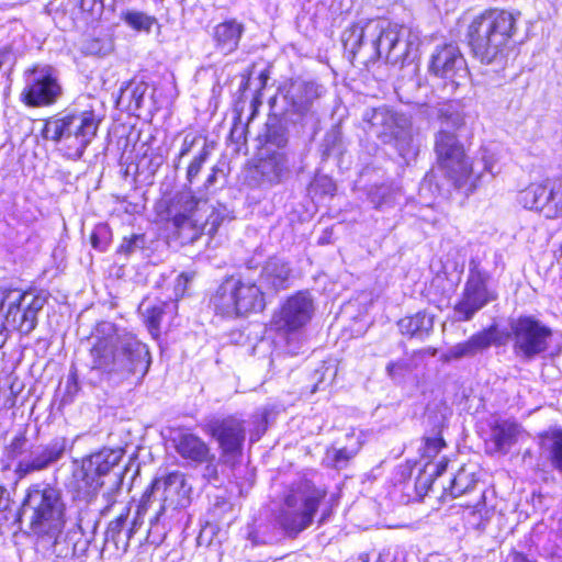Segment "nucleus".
I'll list each match as a JSON object with an SVG mask.
<instances>
[{
	"label": "nucleus",
	"instance_id": "nucleus-62",
	"mask_svg": "<svg viewBox=\"0 0 562 562\" xmlns=\"http://www.w3.org/2000/svg\"><path fill=\"white\" fill-rule=\"evenodd\" d=\"M401 90H402V86H398L397 87V93H400Z\"/></svg>",
	"mask_w": 562,
	"mask_h": 562
},
{
	"label": "nucleus",
	"instance_id": "nucleus-12",
	"mask_svg": "<svg viewBox=\"0 0 562 562\" xmlns=\"http://www.w3.org/2000/svg\"><path fill=\"white\" fill-rule=\"evenodd\" d=\"M506 337L514 356L529 362L549 350L553 330L535 315L520 314L508 319Z\"/></svg>",
	"mask_w": 562,
	"mask_h": 562
},
{
	"label": "nucleus",
	"instance_id": "nucleus-48",
	"mask_svg": "<svg viewBox=\"0 0 562 562\" xmlns=\"http://www.w3.org/2000/svg\"><path fill=\"white\" fill-rule=\"evenodd\" d=\"M192 278H193V274H189V273H181L177 277L176 283H175V294L177 297L184 295V293L187 291V286H188L189 282H191Z\"/></svg>",
	"mask_w": 562,
	"mask_h": 562
},
{
	"label": "nucleus",
	"instance_id": "nucleus-26",
	"mask_svg": "<svg viewBox=\"0 0 562 562\" xmlns=\"http://www.w3.org/2000/svg\"><path fill=\"white\" fill-rule=\"evenodd\" d=\"M291 269L289 263L279 259L270 258L262 267L260 281L268 289L280 291L289 286Z\"/></svg>",
	"mask_w": 562,
	"mask_h": 562
},
{
	"label": "nucleus",
	"instance_id": "nucleus-2",
	"mask_svg": "<svg viewBox=\"0 0 562 562\" xmlns=\"http://www.w3.org/2000/svg\"><path fill=\"white\" fill-rule=\"evenodd\" d=\"M92 338L90 373L99 379L135 375L138 380L147 374L151 363L149 349L134 334L103 321L94 327Z\"/></svg>",
	"mask_w": 562,
	"mask_h": 562
},
{
	"label": "nucleus",
	"instance_id": "nucleus-1",
	"mask_svg": "<svg viewBox=\"0 0 562 562\" xmlns=\"http://www.w3.org/2000/svg\"><path fill=\"white\" fill-rule=\"evenodd\" d=\"M20 520L26 521L37 540L49 546L59 558H80L89 549L90 538L78 518L66 532V504L61 491L48 483L32 484L25 494Z\"/></svg>",
	"mask_w": 562,
	"mask_h": 562
},
{
	"label": "nucleus",
	"instance_id": "nucleus-4",
	"mask_svg": "<svg viewBox=\"0 0 562 562\" xmlns=\"http://www.w3.org/2000/svg\"><path fill=\"white\" fill-rule=\"evenodd\" d=\"M517 31L516 16L492 9L473 16L467 29V41L474 58L485 65H501L509 41Z\"/></svg>",
	"mask_w": 562,
	"mask_h": 562
},
{
	"label": "nucleus",
	"instance_id": "nucleus-54",
	"mask_svg": "<svg viewBox=\"0 0 562 562\" xmlns=\"http://www.w3.org/2000/svg\"><path fill=\"white\" fill-rule=\"evenodd\" d=\"M510 557H512V562H538L537 560L529 558L524 552H519L516 550H514L510 553Z\"/></svg>",
	"mask_w": 562,
	"mask_h": 562
},
{
	"label": "nucleus",
	"instance_id": "nucleus-64",
	"mask_svg": "<svg viewBox=\"0 0 562 562\" xmlns=\"http://www.w3.org/2000/svg\"><path fill=\"white\" fill-rule=\"evenodd\" d=\"M560 251H561V258H562V244H561V248H560Z\"/></svg>",
	"mask_w": 562,
	"mask_h": 562
},
{
	"label": "nucleus",
	"instance_id": "nucleus-7",
	"mask_svg": "<svg viewBox=\"0 0 562 562\" xmlns=\"http://www.w3.org/2000/svg\"><path fill=\"white\" fill-rule=\"evenodd\" d=\"M190 493L191 486L180 471L156 476L139 501L134 524L153 509L150 530H158L160 524L165 527L168 514L172 518L175 512L189 505Z\"/></svg>",
	"mask_w": 562,
	"mask_h": 562
},
{
	"label": "nucleus",
	"instance_id": "nucleus-61",
	"mask_svg": "<svg viewBox=\"0 0 562 562\" xmlns=\"http://www.w3.org/2000/svg\"><path fill=\"white\" fill-rule=\"evenodd\" d=\"M483 498H484V495H483V493H482V494H481V496H480V501H479L477 505H480V504H481V502H482V499H483Z\"/></svg>",
	"mask_w": 562,
	"mask_h": 562
},
{
	"label": "nucleus",
	"instance_id": "nucleus-52",
	"mask_svg": "<svg viewBox=\"0 0 562 562\" xmlns=\"http://www.w3.org/2000/svg\"><path fill=\"white\" fill-rule=\"evenodd\" d=\"M79 390V384L77 381L76 373L69 374L66 383V393L70 396L75 395Z\"/></svg>",
	"mask_w": 562,
	"mask_h": 562
},
{
	"label": "nucleus",
	"instance_id": "nucleus-53",
	"mask_svg": "<svg viewBox=\"0 0 562 562\" xmlns=\"http://www.w3.org/2000/svg\"><path fill=\"white\" fill-rule=\"evenodd\" d=\"M10 495L9 492L0 486V513L5 512L10 507Z\"/></svg>",
	"mask_w": 562,
	"mask_h": 562
},
{
	"label": "nucleus",
	"instance_id": "nucleus-56",
	"mask_svg": "<svg viewBox=\"0 0 562 562\" xmlns=\"http://www.w3.org/2000/svg\"><path fill=\"white\" fill-rule=\"evenodd\" d=\"M447 465H448V463H447V461H446V460L440 461L439 463H437V464L435 465V467H436V469H435V471H434V473H432V474H434L435 476H440V475L446 471Z\"/></svg>",
	"mask_w": 562,
	"mask_h": 562
},
{
	"label": "nucleus",
	"instance_id": "nucleus-15",
	"mask_svg": "<svg viewBox=\"0 0 562 562\" xmlns=\"http://www.w3.org/2000/svg\"><path fill=\"white\" fill-rule=\"evenodd\" d=\"M21 101L31 108L55 104L63 94L58 71L49 65H35L24 71Z\"/></svg>",
	"mask_w": 562,
	"mask_h": 562
},
{
	"label": "nucleus",
	"instance_id": "nucleus-46",
	"mask_svg": "<svg viewBox=\"0 0 562 562\" xmlns=\"http://www.w3.org/2000/svg\"><path fill=\"white\" fill-rule=\"evenodd\" d=\"M195 142H196L195 136H191V135L184 136L179 155L175 159V168L176 169L179 168L180 160L192 150Z\"/></svg>",
	"mask_w": 562,
	"mask_h": 562
},
{
	"label": "nucleus",
	"instance_id": "nucleus-25",
	"mask_svg": "<svg viewBox=\"0 0 562 562\" xmlns=\"http://www.w3.org/2000/svg\"><path fill=\"white\" fill-rule=\"evenodd\" d=\"M244 33V23L236 19H228L218 23L212 32L215 49L225 56L234 53L237 50Z\"/></svg>",
	"mask_w": 562,
	"mask_h": 562
},
{
	"label": "nucleus",
	"instance_id": "nucleus-35",
	"mask_svg": "<svg viewBox=\"0 0 562 562\" xmlns=\"http://www.w3.org/2000/svg\"><path fill=\"white\" fill-rule=\"evenodd\" d=\"M437 116L441 122V130H459L464 125L463 114L451 103L441 104L437 109Z\"/></svg>",
	"mask_w": 562,
	"mask_h": 562
},
{
	"label": "nucleus",
	"instance_id": "nucleus-18",
	"mask_svg": "<svg viewBox=\"0 0 562 562\" xmlns=\"http://www.w3.org/2000/svg\"><path fill=\"white\" fill-rule=\"evenodd\" d=\"M204 431L214 438L224 457H238L246 439V420L237 415L211 417L204 425Z\"/></svg>",
	"mask_w": 562,
	"mask_h": 562
},
{
	"label": "nucleus",
	"instance_id": "nucleus-20",
	"mask_svg": "<svg viewBox=\"0 0 562 562\" xmlns=\"http://www.w3.org/2000/svg\"><path fill=\"white\" fill-rule=\"evenodd\" d=\"M68 450V439L64 436H56L47 443L34 447L27 456L19 460L14 474L22 480L33 473L47 470L60 461Z\"/></svg>",
	"mask_w": 562,
	"mask_h": 562
},
{
	"label": "nucleus",
	"instance_id": "nucleus-45",
	"mask_svg": "<svg viewBox=\"0 0 562 562\" xmlns=\"http://www.w3.org/2000/svg\"><path fill=\"white\" fill-rule=\"evenodd\" d=\"M162 313V308L159 306L147 310L146 322L151 333L159 330Z\"/></svg>",
	"mask_w": 562,
	"mask_h": 562
},
{
	"label": "nucleus",
	"instance_id": "nucleus-50",
	"mask_svg": "<svg viewBox=\"0 0 562 562\" xmlns=\"http://www.w3.org/2000/svg\"><path fill=\"white\" fill-rule=\"evenodd\" d=\"M218 172H222V170L218 167H216V166L212 167L211 172L209 173V176L203 184V187L206 191L211 190L216 184Z\"/></svg>",
	"mask_w": 562,
	"mask_h": 562
},
{
	"label": "nucleus",
	"instance_id": "nucleus-21",
	"mask_svg": "<svg viewBox=\"0 0 562 562\" xmlns=\"http://www.w3.org/2000/svg\"><path fill=\"white\" fill-rule=\"evenodd\" d=\"M429 72L436 77L448 79L456 88L458 79L468 76L467 61L457 44L448 43L437 46L430 56Z\"/></svg>",
	"mask_w": 562,
	"mask_h": 562
},
{
	"label": "nucleus",
	"instance_id": "nucleus-41",
	"mask_svg": "<svg viewBox=\"0 0 562 562\" xmlns=\"http://www.w3.org/2000/svg\"><path fill=\"white\" fill-rule=\"evenodd\" d=\"M146 245V238L144 234H132L130 237H124L117 252L130 256L137 250H140Z\"/></svg>",
	"mask_w": 562,
	"mask_h": 562
},
{
	"label": "nucleus",
	"instance_id": "nucleus-27",
	"mask_svg": "<svg viewBox=\"0 0 562 562\" xmlns=\"http://www.w3.org/2000/svg\"><path fill=\"white\" fill-rule=\"evenodd\" d=\"M521 427L512 420L496 422L491 431V442L493 451L507 453L509 448L516 443Z\"/></svg>",
	"mask_w": 562,
	"mask_h": 562
},
{
	"label": "nucleus",
	"instance_id": "nucleus-38",
	"mask_svg": "<svg viewBox=\"0 0 562 562\" xmlns=\"http://www.w3.org/2000/svg\"><path fill=\"white\" fill-rule=\"evenodd\" d=\"M79 8L86 22H94L103 14L104 0H79Z\"/></svg>",
	"mask_w": 562,
	"mask_h": 562
},
{
	"label": "nucleus",
	"instance_id": "nucleus-42",
	"mask_svg": "<svg viewBox=\"0 0 562 562\" xmlns=\"http://www.w3.org/2000/svg\"><path fill=\"white\" fill-rule=\"evenodd\" d=\"M27 438L25 431H19L7 446L5 451L10 459L22 456L25 451Z\"/></svg>",
	"mask_w": 562,
	"mask_h": 562
},
{
	"label": "nucleus",
	"instance_id": "nucleus-14",
	"mask_svg": "<svg viewBox=\"0 0 562 562\" xmlns=\"http://www.w3.org/2000/svg\"><path fill=\"white\" fill-rule=\"evenodd\" d=\"M46 304V296L33 292L9 290L1 301L4 326L22 335L31 334L37 325V314Z\"/></svg>",
	"mask_w": 562,
	"mask_h": 562
},
{
	"label": "nucleus",
	"instance_id": "nucleus-47",
	"mask_svg": "<svg viewBox=\"0 0 562 562\" xmlns=\"http://www.w3.org/2000/svg\"><path fill=\"white\" fill-rule=\"evenodd\" d=\"M205 468L203 471V476L209 481H215L218 479V470H217V463L215 461V456L211 453V458L207 461H204Z\"/></svg>",
	"mask_w": 562,
	"mask_h": 562
},
{
	"label": "nucleus",
	"instance_id": "nucleus-49",
	"mask_svg": "<svg viewBox=\"0 0 562 562\" xmlns=\"http://www.w3.org/2000/svg\"><path fill=\"white\" fill-rule=\"evenodd\" d=\"M481 164L483 165V170L495 176L499 172V169L496 168V162L492 156L482 155Z\"/></svg>",
	"mask_w": 562,
	"mask_h": 562
},
{
	"label": "nucleus",
	"instance_id": "nucleus-30",
	"mask_svg": "<svg viewBox=\"0 0 562 562\" xmlns=\"http://www.w3.org/2000/svg\"><path fill=\"white\" fill-rule=\"evenodd\" d=\"M261 148L269 151L286 150L289 144L288 127L278 120L269 121L266 124Z\"/></svg>",
	"mask_w": 562,
	"mask_h": 562
},
{
	"label": "nucleus",
	"instance_id": "nucleus-11",
	"mask_svg": "<svg viewBox=\"0 0 562 562\" xmlns=\"http://www.w3.org/2000/svg\"><path fill=\"white\" fill-rule=\"evenodd\" d=\"M409 119L386 106L367 109L362 115V128L370 136L383 144L395 143L403 158L416 154Z\"/></svg>",
	"mask_w": 562,
	"mask_h": 562
},
{
	"label": "nucleus",
	"instance_id": "nucleus-5",
	"mask_svg": "<svg viewBox=\"0 0 562 562\" xmlns=\"http://www.w3.org/2000/svg\"><path fill=\"white\" fill-rule=\"evenodd\" d=\"M123 457L121 449L103 448L82 458L80 461H74L77 464L74 470V479L77 492L86 499L93 498L99 490L109 484V488L103 493V498L108 507L115 503V494L120 492L123 484V475L115 472Z\"/></svg>",
	"mask_w": 562,
	"mask_h": 562
},
{
	"label": "nucleus",
	"instance_id": "nucleus-19",
	"mask_svg": "<svg viewBox=\"0 0 562 562\" xmlns=\"http://www.w3.org/2000/svg\"><path fill=\"white\" fill-rule=\"evenodd\" d=\"M314 303L308 292H296L276 312L271 319L274 330L283 334L297 331L312 318Z\"/></svg>",
	"mask_w": 562,
	"mask_h": 562
},
{
	"label": "nucleus",
	"instance_id": "nucleus-28",
	"mask_svg": "<svg viewBox=\"0 0 562 562\" xmlns=\"http://www.w3.org/2000/svg\"><path fill=\"white\" fill-rule=\"evenodd\" d=\"M397 326L402 335L423 340L432 331L434 317L426 312H417L400 319Z\"/></svg>",
	"mask_w": 562,
	"mask_h": 562
},
{
	"label": "nucleus",
	"instance_id": "nucleus-3",
	"mask_svg": "<svg viewBox=\"0 0 562 562\" xmlns=\"http://www.w3.org/2000/svg\"><path fill=\"white\" fill-rule=\"evenodd\" d=\"M418 37L405 25L386 19H360L346 29L341 41L352 57L362 50L368 60L384 58L387 64H403Z\"/></svg>",
	"mask_w": 562,
	"mask_h": 562
},
{
	"label": "nucleus",
	"instance_id": "nucleus-24",
	"mask_svg": "<svg viewBox=\"0 0 562 562\" xmlns=\"http://www.w3.org/2000/svg\"><path fill=\"white\" fill-rule=\"evenodd\" d=\"M171 441L176 452L189 464H203L204 461L211 458L209 445L192 432L179 431L172 437Z\"/></svg>",
	"mask_w": 562,
	"mask_h": 562
},
{
	"label": "nucleus",
	"instance_id": "nucleus-36",
	"mask_svg": "<svg viewBox=\"0 0 562 562\" xmlns=\"http://www.w3.org/2000/svg\"><path fill=\"white\" fill-rule=\"evenodd\" d=\"M123 20L134 30L144 32H150L151 26L157 22L156 18L139 11L123 13Z\"/></svg>",
	"mask_w": 562,
	"mask_h": 562
},
{
	"label": "nucleus",
	"instance_id": "nucleus-58",
	"mask_svg": "<svg viewBox=\"0 0 562 562\" xmlns=\"http://www.w3.org/2000/svg\"><path fill=\"white\" fill-rule=\"evenodd\" d=\"M427 182H429V183L431 182V176H428V175H427V176L425 177L423 186H425V183H427Z\"/></svg>",
	"mask_w": 562,
	"mask_h": 562
},
{
	"label": "nucleus",
	"instance_id": "nucleus-6",
	"mask_svg": "<svg viewBox=\"0 0 562 562\" xmlns=\"http://www.w3.org/2000/svg\"><path fill=\"white\" fill-rule=\"evenodd\" d=\"M168 214L182 243H194L204 233L213 236L225 218V210L209 205L190 190L172 198Z\"/></svg>",
	"mask_w": 562,
	"mask_h": 562
},
{
	"label": "nucleus",
	"instance_id": "nucleus-51",
	"mask_svg": "<svg viewBox=\"0 0 562 562\" xmlns=\"http://www.w3.org/2000/svg\"><path fill=\"white\" fill-rule=\"evenodd\" d=\"M350 456L346 449L336 450L334 453V465L336 468H342V465L349 460Z\"/></svg>",
	"mask_w": 562,
	"mask_h": 562
},
{
	"label": "nucleus",
	"instance_id": "nucleus-39",
	"mask_svg": "<svg viewBox=\"0 0 562 562\" xmlns=\"http://www.w3.org/2000/svg\"><path fill=\"white\" fill-rule=\"evenodd\" d=\"M209 156H210L209 146H207V144H204L202 149L200 150V153L193 157V159L190 161V164L187 168L186 179L189 184H191L194 181V179L196 178V176L200 173L203 165L209 159Z\"/></svg>",
	"mask_w": 562,
	"mask_h": 562
},
{
	"label": "nucleus",
	"instance_id": "nucleus-59",
	"mask_svg": "<svg viewBox=\"0 0 562 562\" xmlns=\"http://www.w3.org/2000/svg\"><path fill=\"white\" fill-rule=\"evenodd\" d=\"M249 538L252 540L254 544H257V541H256L255 537L252 536V533H249Z\"/></svg>",
	"mask_w": 562,
	"mask_h": 562
},
{
	"label": "nucleus",
	"instance_id": "nucleus-63",
	"mask_svg": "<svg viewBox=\"0 0 562 562\" xmlns=\"http://www.w3.org/2000/svg\"><path fill=\"white\" fill-rule=\"evenodd\" d=\"M413 86H417V82L415 80H412Z\"/></svg>",
	"mask_w": 562,
	"mask_h": 562
},
{
	"label": "nucleus",
	"instance_id": "nucleus-40",
	"mask_svg": "<svg viewBox=\"0 0 562 562\" xmlns=\"http://www.w3.org/2000/svg\"><path fill=\"white\" fill-rule=\"evenodd\" d=\"M111 239V232L106 224L97 225L90 236L91 246L99 250L105 251Z\"/></svg>",
	"mask_w": 562,
	"mask_h": 562
},
{
	"label": "nucleus",
	"instance_id": "nucleus-23",
	"mask_svg": "<svg viewBox=\"0 0 562 562\" xmlns=\"http://www.w3.org/2000/svg\"><path fill=\"white\" fill-rule=\"evenodd\" d=\"M493 344H502L496 337V326H490L472 335L468 340L453 345L442 355V360L450 362L462 358H472L487 350Z\"/></svg>",
	"mask_w": 562,
	"mask_h": 562
},
{
	"label": "nucleus",
	"instance_id": "nucleus-43",
	"mask_svg": "<svg viewBox=\"0 0 562 562\" xmlns=\"http://www.w3.org/2000/svg\"><path fill=\"white\" fill-rule=\"evenodd\" d=\"M271 413V408L266 406V407H262L256 415L255 417L258 418V427L256 429L255 432H252L250 435V441L255 442V441H258L261 437V435L266 431L267 429V423H268V416L269 414Z\"/></svg>",
	"mask_w": 562,
	"mask_h": 562
},
{
	"label": "nucleus",
	"instance_id": "nucleus-17",
	"mask_svg": "<svg viewBox=\"0 0 562 562\" xmlns=\"http://www.w3.org/2000/svg\"><path fill=\"white\" fill-rule=\"evenodd\" d=\"M516 201L526 210L536 211L546 218L562 216V179L548 178L533 182L517 193Z\"/></svg>",
	"mask_w": 562,
	"mask_h": 562
},
{
	"label": "nucleus",
	"instance_id": "nucleus-22",
	"mask_svg": "<svg viewBox=\"0 0 562 562\" xmlns=\"http://www.w3.org/2000/svg\"><path fill=\"white\" fill-rule=\"evenodd\" d=\"M255 169L262 183L270 186L281 183L290 175L288 151H269L267 148H260Z\"/></svg>",
	"mask_w": 562,
	"mask_h": 562
},
{
	"label": "nucleus",
	"instance_id": "nucleus-44",
	"mask_svg": "<svg viewBox=\"0 0 562 562\" xmlns=\"http://www.w3.org/2000/svg\"><path fill=\"white\" fill-rule=\"evenodd\" d=\"M445 447V441L441 437H428L425 441L424 456L426 458H434Z\"/></svg>",
	"mask_w": 562,
	"mask_h": 562
},
{
	"label": "nucleus",
	"instance_id": "nucleus-60",
	"mask_svg": "<svg viewBox=\"0 0 562 562\" xmlns=\"http://www.w3.org/2000/svg\"><path fill=\"white\" fill-rule=\"evenodd\" d=\"M95 528H97V521H93V524H92V532L95 530Z\"/></svg>",
	"mask_w": 562,
	"mask_h": 562
},
{
	"label": "nucleus",
	"instance_id": "nucleus-8",
	"mask_svg": "<svg viewBox=\"0 0 562 562\" xmlns=\"http://www.w3.org/2000/svg\"><path fill=\"white\" fill-rule=\"evenodd\" d=\"M101 120L92 110H70L46 120L42 131L45 139L64 143L67 156L80 159L95 137Z\"/></svg>",
	"mask_w": 562,
	"mask_h": 562
},
{
	"label": "nucleus",
	"instance_id": "nucleus-31",
	"mask_svg": "<svg viewBox=\"0 0 562 562\" xmlns=\"http://www.w3.org/2000/svg\"><path fill=\"white\" fill-rule=\"evenodd\" d=\"M128 513H130V509L126 508L125 512L121 513L117 518H115L114 520L110 521V524L108 526V529L105 531V541L106 542H113V544L116 548H120V543L121 542H123L124 546H126L128 540L131 539L135 528L138 525L143 524L144 516H142L138 519L136 525L133 524V527L125 531V539H122V532L125 529L127 517H128ZM134 520H136V518ZM133 522H135V521H133Z\"/></svg>",
	"mask_w": 562,
	"mask_h": 562
},
{
	"label": "nucleus",
	"instance_id": "nucleus-10",
	"mask_svg": "<svg viewBox=\"0 0 562 562\" xmlns=\"http://www.w3.org/2000/svg\"><path fill=\"white\" fill-rule=\"evenodd\" d=\"M326 491L304 480L295 483L284 496L278 522L289 537H296L308 528Z\"/></svg>",
	"mask_w": 562,
	"mask_h": 562
},
{
	"label": "nucleus",
	"instance_id": "nucleus-32",
	"mask_svg": "<svg viewBox=\"0 0 562 562\" xmlns=\"http://www.w3.org/2000/svg\"><path fill=\"white\" fill-rule=\"evenodd\" d=\"M346 150V145L342 137V132L340 126H333L324 136L319 151L322 158L328 159L330 157H341Z\"/></svg>",
	"mask_w": 562,
	"mask_h": 562
},
{
	"label": "nucleus",
	"instance_id": "nucleus-16",
	"mask_svg": "<svg viewBox=\"0 0 562 562\" xmlns=\"http://www.w3.org/2000/svg\"><path fill=\"white\" fill-rule=\"evenodd\" d=\"M435 151L440 169L453 186L464 187L474 172V167L468 162L463 146L457 136L449 131L440 130L436 135Z\"/></svg>",
	"mask_w": 562,
	"mask_h": 562
},
{
	"label": "nucleus",
	"instance_id": "nucleus-29",
	"mask_svg": "<svg viewBox=\"0 0 562 562\" xmlns=\"http://www.w3.org/2000/svg\"><path fill=\"white\" fill-rule=\"evenodd\" d=\"M539 440L550 465L562 474V429L549 428L539 436Z\"/></svg>",
	"mask_w": 562,
	"mask_h": 562
},
{
	"label": "nucleus",
	"instance_id": "nucleus-33",
	"mask_svg": "<svg viewBox=\"0 0 562 562\" xmlns=\"http://www.w3.org/2000/svg\"><path fill=\"white\" fill-rule=\"evenodd\" d=\"M475 474L465 467L460 468L456 475L451 479L449 487H445V493L452 497H459L472 491L476 485Z\"/></svg>",
	"mask_w": 562,
	"mask_h": 562
},
{
	"label": "nucleus",
	"instance_id": "nucleus-57",
	"mask_svg": "<svg viewBox=\"0 0 562 562\" xmlns=\"http://www.w3.org/2000/svg\"><path fill=\"white\" fill-rule=\"evenodd\" d=\"M355 562H382L380 557H375L373 560L368 554H361Z\"/></svg>",
	"mask_w": 562,
	"mask_h": 562
},
{
	"label": "nucleus",
	"instance_id": "nucleus-55",
	"mask_svg": "<svg viewBox=\"0 0 562 562\" xmlns=\"http://www.w3.org/2000/svg\"><path fill=\"white\" fill-rule=\"evenodd\" d=\"M293 106L295 108V111H296L297 113L303 114V113H305V112H307V111L310 110L311 103H310V102H307V101H305V102H301V103H296V102H294V103H293Z\"/></svg>",
	"mask_w": 562,
	"mask_h": 562
},
{
	"label": "nucleus",
	"instance_id": "nucleus-34",
	"mask_svg": "<svg viewBox=\"0 0 562 562\" xmlns=\"http://www.w3.org/2000/svg\"><path fill=\"white\" fill-rule=\"evenodd\" d=\"M147 89L148 85L145 81L131 80L121 88L120 102L127 101L130 110H139L143 106Z\"/></svg>",
	"mask_w": 562,
	"mask_h": 562
},
{
	"label": "nucleus",
	"instance_id": "nucleus-37",
	"mask_svg": "<svg viewBox=\"0 0 562 562\" xmlns=\"http://www.w3.org/2000/svg\"><path fill=\"white\" fill-rule=\"evenodd\" d=\"M415 367L413 366V362L411 359L407 358H401L395 361H390L386 364L385 371L387 376L395 381V382H402L407 374L413 372Z\"/></svg>",
	"mask_w": 562,
	"mask_h": 562
},
{
	"label": "nucleus",
	"instance_id": "nucleus-9",
	"mask_svg": "<svg viewBox=\"0 0 562 562\" xmlns=\"http://www.w3.org/2000/svg\"><path fill=\"white\" fill-rule=\"evenodd\" d=\"M214 312L225 317L263 311L265 293L254 279L241 273L225 278L210 299Z\"/></svg>",
	"mask_w": 562,
	"mask_h": 562
},
{
	"label": "nucleus",
	"instance_id": "nucleus-13",
	"mask_svg": "<svg viewBox=\"0 0 562 562\" xmlns=\"http://www.w3.org/2000/svg\"><path fill=\"white\" fill-rule=\"evenodd\" d=\"M491 281V273L476 258H472L461 297L453 306L456 322L471 321L479 311L497 300V291L492 286Z\"/></svg>",
	"mask_w": 562,
	"mask_h": 562
}]
</instances>
